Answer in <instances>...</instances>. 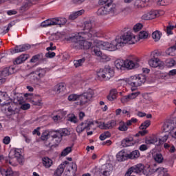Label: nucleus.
Segmentation results:
<instances>
[{
    "instance_id": "f257e3e1",
    "label": "nucleus",
    "mask_w": 176,
    "mask_h": 176,
    "mask_svg": "<svg viewBox=\"0 0 176 176\" xmlns=\"http://www.w3.org/2000/svg\"><path fill=\"white\" fill-rule=\"evenodd\" d=\"M135 42H137L135 36H134L131 32H126L121 36H117L116 39L111 43L96 40L95 45L96 48L94 49V53L95 56L98 57L105 58L104 56H102L101 50L115 52V50H118V49H122L126 43H128V45H134Z\"/></svg>"
},
{
    "instance_id": "f03ea898",
    "label": "nucleus",
    "mask_w": 176,
    "mask_h": 176,
    "mask_svg": "<svg viewBox=\"0 0 176 176\" xmlns=\"http://www.w3.org/2000/svg\"><path fill=\"white\" fill-rule=\"evenodd\" d=\"M94 97V91L91 89H89L87 91L81 94H70L67 100L72 102L74 101H79L77 102V105H80V107H83V105H86L89 101H91Z\"/></svg>"
},
{
    "instance_id": "7ed1b4c3",
    "label": "nucleus",
    "mask_w": 176,
    "mask_h": 176,
    "mask_svg": "<svg viewBox=\"0 0 176 176\" xmlns=\"http://www.w3.org/2000/svg\"><path fill=\"white\" fill-rule=\"evenodd\" d=\"M78 35H82V38H84V39H91L92 38H101L102 32L95 30L91 21H87L84 23L83 30L79 32Z\"/></svg>"
},
{
    "instance_id": "20e7f679",
    "label": "nucleus",
    "mask_w": 176,
    "mask_h": 176,
    "mask_svg": "<svg viewBox=\"0 0 176 176\" xmlns=\"http://www.w3.org/2000/svg\"><path fill=\"white\" fill-rule=\"evenodd\" d=\"M73 39L74 41V47H76V49H83L84 50H87L90 49V47H92L93 52H94V49H97V46L96 45V41H94V46H93V43H91V42L87 41L89 39H93V38H83V35L78 34L76 35L73 38Z\"/></svg>"
},
{
    "instance_id": "39448f33",
    "label": "nucleus",
    "mask_w": 176,
    "mask_h": 176,
    "mask_svg": "<svg viewBox=\"0 0 176 176\" xmlns=\"http://www.w3.org/2000/svg\"><path fill=\"white\" fill-rule=\"evenodd\" d=\"M140 60H131L126 59L123 60L122 59H118L115 61V65L117 69H123V68H127L128 69H133L134 68H138L140 67Z\"/></svg>"
},
{
    "instance_id": "423d86ee",
    "label": "nucleus",
    "mask_w": 176,
    "mask_h": 176,
    "mask_svg": "<svg viewBox=\"0 0 176 176\" xmlns=\"http://www.w3.org/2000/svg\"><path fill=\"white\" fill-rule=\"evenodd\" d=\"M145 82H146V75L140 74L131 76L129 85L132 87L131 91H134L138 86H142Z\"/></svg>"
},
{
    "instance_id": "0eeeda50",
    "label": "nucleus",
    "mask_w": 176,
    "mask_h": 176,
    "mask_svg": "<svg viewBox=\"0 0 176 176\" xmlns=\"http://www.w3.org/2000/svg\"><path fill=\"white\" fill-rule=\"evenodd\" d=\"M116 12V6L112 3V1L109 3H107V5L100 7L97 11L98 16H115Z\"/></svg>"
},
{
    "instance_id": "6e6552de",
    "label": "nucleus",
    "mask_w": 176,
    "mask_h": 176,
    "mask_svg": "<svg viewBox=\"0 0 176 176\" xmlns=\"http://www.w3.org/2000/svg\"><path fill=\"white\" fill-rule=\"evenodd\" d=\"M115 72L109 65H107L104 67V69H100L98 72H97V76L100 78V79H106V80L111 79V78H113Z\"/></svg>"
},
{
    "instance_id": "1a4fd4ad",
    "label": "nucleus",
    "mask_w": 176,
    "mask_h": 176,
    "mask_svg": "<svg viewBox=\"0 0 176 176\" xmlns=\"http://www.w3.org/2000/svg\"><path fill=\"white\" fill-rule=\"evenodd\" d=\"M67 23L65 18H54L52 19H47L41 23V27L46 28L50 25H65Z\"/></svg>"
},
{
    "instance_id": "9d476101",
    "label": "nucleus",
    "mask_w": 176,
    "mask_h": 176,
    "mask_svg": "<svg viewBox=\"0 0 176 176\" xmlns=\"http://www.w3.org/2000/svg\"><path fill=\"white\" fill-rule=\"evenodd\" d=\"M67 135H69V131L67 129H63L56 131H54V134H52V141L55 144H60L63 140V137H67Z\"/></svg>"
},
{
    "instance_id": "9b49d317",
    "label": "nucleus",
    "mask_w": 176,
    "mask_h": 176,
    "mask_svg": "<svg viewBox=\"0 0 176 176\" xmlns=\"http://www.w3.org/2000/svg\"><path fill=\"white\" fill-rule=\"evenodd\" d=\"M46 74V70L44 69L37 68V69L34 72H32L30 74V78L32 83H38L39 82V79L41 78H43Z\"/></svg>"
},
{
    "instance_id": "f8f14e48",
    "label": "nucleus",
    "mask_w": 176,
    "mask_h": 176,
    "mask_svg": "<svg viewBox=\"0 0 176 176\" xmlns=\"http://www.w3.org/2000/svg\"><path fill=\"white\" fill-rule=\"evenodd\" d=\"M148 65L153 68H157V67L160 69L164 68V63L157 57L151 56V58L148 60Z\"/></svg>"
},
{
    "instance_id": "ddd939ff",
    "label": "nucleus",
    "mask_w": 176,
    "mask_h": 176,
    "mask_svg": "<svg viewBox=\"0 0 176 176\" xmlns=\"http://www.w3.org/2000/svg\"><path fill=\"white\" fill-rule=\"evenodd\" d=\"M176 126V122L174 120H168L162 126V131L164 133H171Z\"/></svg>"
},
{
    "instance_id": "4468645a",
    "label": "nucleus",
    "mask_w": 176,
    "mask_h": 176,
    "mask_svg": "<svg viewBox=\"0 0 176 176\" xmlns=\"http://www.w3.org/2000/svg\"><path fill=\"white\" fill-rule=\"evenodd\" d=\"M140 94V91H136L129 94L127 96H124L121 98V102L122 104H126L131 101V100H135V98H137V97H138Z\"/></svg>"
},
{
    "instance_id": "2eb2a0df",
    "label": "nucleus",
    "mask_w": 176,
    "mask_h": 176,
    "mask_svg": "<svg viewBox=\"0 0 176 176\" xmlns=\"http://www.w3.org/2000/svg\"><path fill=\"white\" fill-rule=\"evenodd\" d=\"M116 126V121L115 120H110L107 123L101 122L98 124L99 128L102 130H109L111 129H113V127H115Z\"/></svg>"
},
{
    "instance_id": "dca6fc26",
    "label": "nucleus",
    "mask_w": 176,
    "mask_h": 176,
    "mask_svg": "<svg viewBox=\"0 0 176 176\" xmlns=\"http://www.w3.org/2000/svg\"><path fill=\"white\" fill-rule=\"evenodd\" d=\"M31 49V46L28 44L16 45L14 49L11 50L12 54H14L16 53H21L23 52H26V50H30Z\"/></svg>"
},
{
    "instance_id": "f3484780",
    "label": "nucleus",
    "mask_w": 176,
    "mask_h": 176,
    "mask_svg": "<svg viewBox=\"0 0 176 176\" xmlns=\"http://www.w3.org/2000/svg\"><path fill=\"white\" fill-rule=\"evenodd\" d=\"M93 124V122L85 121L84 122H82L79 125H78L76 128L77 133H82V131H85L86 130L87 131H89L90 130V126Z\"/></svg>"
},
{
    "instance_id": "a211bd4d",
    "label": "nucleus",
    "mask_w": 176,
    "mask_h": 176,
    "mask_svg": "<svg viewBox=\"0 0 176 176\" xmlns=\"http://www.w3.org/2000/svg\"><path fill=\"white\" fill-rule=\"evenodd\" d=\"M9 96L6 92L0 91V104L5 107L6 105H10V101H9Z\"/></svg>"
},
{
    "instance_id": "6ab92c4d",
    "label": "nucleus",
    "mask_w": 176,
    "mask_h": 176,
    "mask_svg": "<svg viewBox=\"0 0 176 176\" xmlns=\"http://www.w3.org/2000/svg\"><path fill=\"white\" fill-rule=\"evenodd\" d=\"M69 164L68 161H65L62 162L55 170L54 175L55 176H61L65 170V166Z\"/></svg>"
},
{
    "instance_id": "aec40b11",
    "label": "nucleus",
    "mask_w": 176,
    "mask_h": 176,
    "mask_svg": "<svg viewBox=\"0 0 176 176\" xmlns=\"http://www.w3.org/2000/svg\"><path fill=\"white\" fill-rule=\"evenodd\" d=\"M20 150L11 151L9 153V157L11 159H14V157L18 160V162L21 164L23 161L21 160V153H20Z\"/></svg>"
},
{
    "instance_id": "412c9836",
    "label": "nucleus",
    "mask_w": 176,
    "mask_h": 176,
    "mask_svg": "<svg viewBox=\"0 0 176 176\" xmlns=\"http://www.w3.org/2000/svg\"><path fill=\"white\" fill-rule=\"evenodd\" d=\"M122 144L125 148L127 146H133V145L135 144V140H134L133 137H128L122 140Z\"/></svg>"
},
{
    "instance_id": "4be33fe9",
    "label": "nucleus",
    "mask_w": 176,
    "mask_h": 176,
    "mask_svg": "<svg viewBox=\"0 0 176 176\" xmlns=\"http://www.w3.org/2000/svg\"><path fill=\"white\" fill-rule=\"evenodd\" d=\"M128 170L131 173H135V174H140V173H142V171H144V165L142 164H139L131 166L128 169Z\"/></svg>"
},
{
    "instance_id": "5701e85b",
    "label": "nucleus",
    "mask_w": 176,
    "mask_h": 176,
    "mask_svg": "<svg viewBox=\"0 0 176 176\" xmlns=\"http://www.w3.org/2000/svg\"><path fill=\"white\" fill-rule=\"evenodd\" d=\"M46 61V58L43 57V54H38L32 57L30 63H43Z\"/></svg>"
},
{
    "instance_id": "b1692460",
    "label": "nucleus",
    "mask_w": 176,
    "mask_h": 176,
    "mask_svg": "<svg viewBox=\"0 0 176 176\" xmlns=\"http://www.w3.org/2000/svg\"><path fill=\"white\" fill-rule=\"evenodd\" d=\"M34 2L32 1L31 0H25L22 3L21 6L19 8V10L21 12H25L30 9V7L32 5H34Z\"/></svg>"
},
{
    "instance_id": "393cba45",
    "label": "nucleus",
    "mask_w": 176,
    "mask_h": 176,
    "mask_svg": "<svg viewBox=\"0 0 176 176\" xmlns=\"http://www.w3.org/2000/svg\"><path fill=\"white\" fill-rule=\"evenodd\" d=\"M29 58L30 55L28 54H22L15 59V60L14 61V64L15 65L16 64H23V63H24V61H27V60H28Z\"/></svg>"
},
{
    "instance_id": "a878e982",
    "label": "nucleus",
    "mask_w": 176,
    "mask_h": 176,
    "mask_svg": "<svg viewBox=\"0 0 176 176\" xmlns=\"http://www.w3.org/2000/svg\"><path fill=\"white\" fill-rule=\"evenodd\" d=\"M116 156L118 162H124V160L129 159V153H126L124 150L118 152Z\"/></svg>"
},
{
    "instance_id": "bb28decb",
    "label": "nucleus",
    "mask_w": 176,
    "mask_h": 176,
    "mask_svg": "<svg viewBox=\"0 0 176 176\" xmlns=\"http://www.w3.org/2000/svg\"><path fill=\"white\" fill-rule=\"evenodd\" d=\"M157 141H159L156 135H152L146 138L145 144L146 145H155Z\"/></svg>"
},
{
    "instance_id": "cd10ccee",
    "label": "nucleus",
    "mask_w": 176,
    "mask_h": 176,
    "mask_svg": "<svg viewBox=\"0 0 176 176\" xmlns=\"http://www.w3.org/2000/svg\"><path fill=\"white\" fill-rule=\"evenodd\" d=\"M12 74H14V68L13 67H6L1 72L2 76L6 78V76H9V75H12Z\"/></svg>"
},
{
    "instance_id": "c85d7f7f",
    "label": "nucleus",
    "mask_w": 176,
    "mask_h": 176,
    "mask_svg": "<svg viewBox=\"0 0 176 176\" xmlns=\"http://www.w3.org/2000/svg\"><path fill=\"white\" fill-rule=\"evenodd\" d=\"M43 164L45 168H50L53 166V160L47 157H44L43 158Z\"/></svg>"
},
{
    "instance_id": "c756f323",
    "label": "nucleus",
    "mask_w": 176,
    "mask_h": 176,
    "mask_svg": "<svg viewBox=\"0 0 176 176\" xmlns=\"http://www.w3.org/2000/svg\"><path fill=\"white\" fill-rule=\"evenodd\" d=\"M116 97H118V90L113 89L110 91V94L107 96V100L109 101H113L116 100Z\"/></svg>"
},
{
    "instance_id": "7c9ffc66",
    "label": "nucleus",
    "mask_w": 176,
    "mask_h": 176,
    "mask_svg": "<svg viewBox=\"0 0 176 176\" xmlns=\"http://www.w3.org/2000/svg\"><path fill=\"white\" fill-rule=\"evenodd\" d=\"M83 13H85V10L76 11L70 14L69 19V20H75L76 19H78V16H82Z\"/></svg>"
},
{
    "instance_id": "2f4dec72",
    "label": "nucleus",
    "mask_w": 176,
    "mask_h": 176,
    "mask_svg": "<svg viewBox=\"0 0 176 176\" xmlns=\"http://www.w3.org/2000/svg\"><path fill=\"white\" fill-rule=\"evenodd\" d=\"M166 54L168 56H176V45H173L168 48L166 51Z\"/></svg>"
},
{
    "instance_id": "473e14b6",
    "label": "nucleus",
    "mask_w": 176,
    "mask_h": 176,
    "mask_svg": "<svg viewBox=\"0 0 176 176\" xmlns=\"http://www.w3.org/2000/svg\"><path fill=\"white\" fill-rule=\"evenodd\" d=\"M140 151L135 150L128 154V159H138L140 157Z\"/></svg>"
},
{
    "instance_id": "72a5a7b5",
    "label": "nucleus",
    "mask_w": 176,
    "mask_h": 176,
    "mask_svg": "<svg viewBox=\"0 0 176 176\" xmlns=\"http://www.w3.org/2000/svg\"><path fill=\"white\" fill-rule=\"evenodd\" d=\"M85 61H86V58H85L78 60H74V65L76 67V68H78V67H82V65H83Z\"/></svg>"
},
{
    "instance_id": "f704fd0d",
    "label": "nucleus",
    "mask_w": 176,
    "mask_h": 176,
    "mask_svg": "<svg viewBox=\"0 0 176 176\" xmlns=\"http://www.w3.org/2000/svg\"><path fill=\"white\" fill-rule=\"evenodd\" d=\"M118 130L119 131H127V130H129V126H126V122L121 121L120 122Z\"/></svg>"
},
{
    "instance_id": "c9c22d12",
    "label": "nucleus",
    "mask_w": 176,
    "mask_h": 176,
    "mask_svg": "<svg viewBox=\"0 0 176 176\" xmlns=\"http://www.w3.org/2000/svg\"><path fill=\"white\" fill-rule=\"evenodd\" d=\"M52 134H54V131H49V133H43L41 135V140H43V141H46V140H49V138L52 137Z\"/></svg>"
},
{
    "instance_id": "e433bc0d",
    "label": "nucleus",
    "mask_w": 176,
    "mask_h": 176,
    "mask_svg": "<svg viewBox=\"0 0 176 176\" xmlns=\"http://www.w3.org/2000/svg\"><path fill=\"white\" fill-rule=\"evenodd\" d=\"M162 34L159 31H155L152 34V38L155 42L160 41Z\"/></svg>"
},
{
    "instance_id": "4c0bfd02",
    "label": "nucleus",
    "mask_w": 176,
    "mask_h": 176,
    "mask_svg": "<svg viewBox=\"0 0 176 176\" xmlns=\"http://www.w3.org/2000/svg\"><path fill=\"white\" fill-rule=\"evenodd\" d=\"M153 158L157 163H163V155H162L161 153H157L155 155L153 156Z\"/></svg>"
},
{
    "instance_id": "58836bf2",
    "label": "nucleus",
    "mask_w": 176,
    "mask_h": 176,
    "mask_svg": "<svg viewBox=\"0 0 176 176\" xmlns=\"http://www.w3.org/2000/svg\"><path fill=\"white\" fill-rule=\"evenodd\" d=\"M110 137L111 132L105 131L100 135L99 140H100V141H104V140H107V138H109Z\"/></svg>"
},
{
    "instance_id": "ea45409f",
    "label": "nucleus",
    "mask_w": 176,
    "mask_h": 176,
    "mask_svg": "<svg viewBox=\"0 0 176 176\" xmlns=\"http://www.w3.org/2000/svg\"><path fill=\"white\" fill-rule=\"evenodd\" d=\"M149 126H151V120H147L141 124L140 129V130H146Z\"/></svg>"
},
{
    "instance_id": "a19ab883",
    "label": "nucleus",
    "mask_w": 176,
    "mask_h": 176,
    "mask_svg": "<svg viewBox=\"0 0 176 176\" xmlns=\"http://www.w3.org/2000/svg\"><path fill=\"white\" fill-rule=\"evenodd\" d=\"M57 93H61L65 90V85L63 82L58 84L56 87Z\"/></svg>"
},
{
    "instance_id": "79ce46f5",
    "label": "nucleus",
    "mask_w": 176,
    "mask_h": 176,
    "mask_svg": "<svg viewBox=\"0 0 176 176\" xmlns=\"http://www.w3.org/2000/svg\"><path fill=\"white\" fill-rule=\"evenodd\" d=\"M174 28H176V24L173 25L169 24L166 27V34L168 35H173V30H174Z\"/></svg>"
},
{
    "instance_id": "37998d69",
    "label": "nucleus",
    "mask_w": 176,
    "mask_h": 176,
    "mask_svg": "<svg viewBox=\"0 0 176 176\" xmlns=\"http://www.w3.org/2000/svg\"><path fill=\"white\" fill-rule=\"evenodd\" d=\"M149 35V33L146 31H141L139 33V39H146Z\"/></svg>"
},
{
    "instance_id": "c03bdc74",
    "label": "nucleus",
    "mask_w": 176,
    "mask_h": 176,
    "mask_svg": "<svg viewBox=\"0 0 176 176\" xmlns=\"http://www.w3.org/2000/svg\"><path fill=\"white\" fill-rule=\"evenodd\" d=\"M71 152H72V147L68 146L61 152V156H67V155H69Z\"/></svg>"
},
{
    "instance_id": "a18cd8bd",
    "label": "nucleus",
    "mask_w": 176,
    "mask_h": 176,
    "mask_svg": "<svg viewBox=\"0 0 176 176\" xmlns=\"http://www.w3.org/2000/svg\"><path fill=\"white\" fill-rule=\"evenodd\" d=\"M1 174H3L6 176H10L13 174V171L10 168L3 169L1 170Z\"/></svg>"
},
{
    "instance_id": "49530a36",
    "label": "nucleus",
    "mask_w": 176,
    "mask_h": 176,
    "mask_svg": "<svg viewBox=\"0 0 176 176\" xmlns=\"http://www.w3.org/2000/svg\"><path fill=\"white\" fill-rule=\"evenodd\" d=\"M149 12L151 16L152 20H153V19H156V17H159L160 16V14H159V12L156 11V10H151Z\"/></svg>"
},
{
    "instance_id": "de8ad7c7",
    "label": "nucleus",
    "mask_w": 176,
    "mask_h": 176,
    "mask_svg": "<svg viewBox=\"0 0 176 176\" xmlns=\"http://www.w3.org/2000/svg\"><path fill=\"white\" fill-rule=\"evenodd\" d=\"M175 65V60L174 59H169L166 61V67L171 68Z\"/></svg>"
},
{
    "instance_id": "09e8293b",
    "label": "nucleus",
    "mask_w": 176,
    "mask_h": 176,
    "mask_svg": "<svg viewBox=\"0 0 176 176\" xmlns=\"http://www.w3.org/2000/svg\"><path fill=\"white\" fill-rule=\"evenodd\" d=\"M68 121L72 123H78V118L74 114H72L68 118Z\"/></svg>"
},
{
    "instance_id": "8fccbe9b",
    "label": "nucleus",
    "mask_w": 176,
    "mask_h": 176,
    "mask_svg": "<svg viewBox=\"0 0 176 176\" xmlns=\"http://www.w3.org/2000/svg\"><path fill=\"white\" fill-rule=\"evenodd\" d=\"M142 27H143L142 24L137 23L133 27V31L135 32H138V31H141V30L142 29Z\"/></svg>"
},
{
    "instance_id": "3c124183",
    "label": "nucleus",
    "mask_w": 176,
    "mask_h": 176,
    "mask_svg": "<svg viewBox=\"0 0 176 176\" xmlns=\"http://www.w3.org/2000/svg\"><path fill=\"white\" fill-rule=\"evenodd\" d=\"M12 27H13V25L12 24V23H10L8 24V27H4V30L3 31V34L5 35V34H8V32H9V31L10 30V28H12Z\"/></svg>"
},
{
    "instance_id": "603ef678",
    "label": "nucleus",
    "mask_w": 176,
    "mask_h": 176,
    "mask_svg": "<svg viewBox=\"0 0 176 176\" xmlns=\"http://www.w3.org/2000/svg\"><path fill=\"white\" fill-rule=\"evenodd\" d=\"M142 20H152V16H151V12H147L142 15Z\"/></svg>"
},
{
    "instance_id": "864d4df0",
    "label": "nucleus",
    "mask_w": 176,
    "mask_h": 176,
    "mask_svg": "<svg viewBox=\"0 0 176 176\" xmlns=\"http://www.w3.org/2000/svg\"><path fill=\"white\" fill-rule=\"evenodd\" d=\"M142 20H152V16H151V12H147L142 15Z\"/></svg>"
},
{
    "instance_id": "5fc2aeb1",
    "label": "nucleus",
    "mask_w": 176,
    "mask_h": 176,
    "mask_svg": "<svg viewBox=\"0 0 176 176\" xmlns=\"http://www.w3.org/2000/svg\"><path fill=\"white\" fill-rule=\"evenodd\" d=\"M146 134H148V131H146V129H142L138 133H136L135 137H140V135L144 137V135H146Z\"/></svg>"
},
{
    "instance_id": "6e6d98bb",
    "label": "nucleus",
    "mask_w": 176,
    "mask_h": 176,
    "mask_svg": "<svg viewBox=\"0 0 176 176\" xmlns=\"http://www.w3.org/2000/svg\"><path fill=\"white\" fill-rule=\"evenodd\" d=\"M45 57L47 58H53V57H56V53L49 51L45 54Z\"/></svg>"
},
{
    "instance_id": "4d7b16f0",
    "label": "nucleus",
    "mask_w": 176,
    "mask_h": 176,
    "mask_svg": "<svg viewBox=\"0 0 176 176\" xmlns=\"http://www.w3.org/2000/svg\"><path fill=\"white\" fill-rule=\"evenodd\" d=\"M10 137L5 136L3 139V142L5 144V145H9V144H10Z\"/></svg>"
},
{
    "instance_id": "13d9d810",
    "label": "nucleus",
    "mask_w": 176,
    "mask_h": 176,
    "mask_svg": "<svg viewBox=\"0 0 176 176\" xmlns=\"http://www.w3.org/2000/svg\"><path fill=\"white\" fill-rule=\"evenodd\" d=\"M21 108L23 111H27V109H30V108H31V104H30V103H25L22 104Z\"/></svg>"
},
{
    "instance_id": "bf43d9fd",
    "label": "nucleus",
    "mask_w": 176,
    "mask_h": 176,
    "mask_svg": "<svg viewBox=\"0 0 176 176\" xmlns=\"http://www.w3.org/2000/svg\"><path fill=\"white\" fill-rule=\"evenodd\" d=\"M162 54L159 50H155L151 53V57H159Z\"/></svg>"
},
{
    "instance_id": "052dcab7",
    "label": "nucleus",
    "mask_w": 176,
    "mask_h": 176,
    "mask_svg": "<svg viewBox=\"0 0 176 176\" xmlns=\"http://www.w3.org/2000/svg\"><path fill=\"white\" fill-rule=\"evenodd\" d=\"M155 171H156L157 173H160V174L162 173H167V168H163V167H161V168H157V169L155 170Z\"/></svg>"
},
{
    "instance_id": "680f3d73",
    "label": "nucleus",
    "mask_w": 176,
    "mask_h": 176,
    "mask_svg": "<svg viewBox=\"0 0 176 176\" xmlns=\"http://www.w3.org/2000/svg\"><path fill=\"white\" fill-rule=\"evenodd\" d=\"M139 149L141 152H144V151H147L148 146H146V144H142L140 146Z\"/></svg>"
},
{
    "instance_id": "e2e57ef3",
    "label": "nucleus",
    "mask_w": 176,
    "mask_h": 176,
    "mask_svg": "<svg viewBox=\"0 0 176 176\" xmlns=\"http://www.w3.org/2000/svg\"><path fill=\"white\" fill-rule=\"evenodd\" d=\"M67 164L72 168V170H73V171H76V168H77L76 164H75V163L69 164H69Z\"/></svg>"
},
{
    "instance_id": "0e129e2a",
    "label": "nucleus",
    "mask_w": 176,
    "mask_h": 176,
    "mask_svg": "<svg viewBox=\"0 0 176 176\" xmlns=\"http://www.w3.org/2000/svg\"><path fill=\"white\" fill-rule=\"evenodd\" d=\"M127 83V81H126L125 79H120L118 80V85H120V86H124Z\"/></svg>"
},
{
    "instance_id": "69168bd1",
    "label": "nucleus",
    "mask_w": 176,
    "mask_h": 176,
    "mask_svg": "<svg viewBox=\"0 0 176 176\" xmlns=\"http://www.w3.org/2000/svg\"><path fill=\"white\" fill-rule=\"evenodd\" d=\"M7 14L8 16H13L14 14H17V11H16L15 10H10L7 11Z\"/></svg>"
},
{
    "instance_id": "338daca9",
    "label": "nucleus",
    "mask_w": 176,
    "mask_h": 176,
    "mask_svg": "<svg viewBox=\"0 0 176 176\" xmlns=\"http://www.w3.org/2000/svg\"><path fill=\"white\" fill-rule=\"evenodd\" d=\"M170 134L172 135V137H173V138H176V125L170 132Z\"/></svg>"
},
{
    "instance_id": "774afa93",
    "label": "nucleus",
    "mask_w": 176,
    "mask_h": 176,
    "mask_svg": "<svg viewBox=\"0 0 176 176\" xmlns=\"http://www.w3.org/2000/svg\"><path fill=\"white\" fill-rule=\"evenodd\" d=\"M122 114L124 115V116H130V111H127L126 109H123Z\"/></svg>"
}]
</instances>
